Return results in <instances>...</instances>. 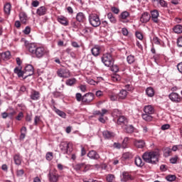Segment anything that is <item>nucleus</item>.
I'll list each match as a JSON object with an SVG mask.
<instances>
[{
	"instance_id": "f257e3e1",
	"label": "nucleus",
	"mask_w": 182,
	"mask_h": 182,
	"mask_svg": "<svg viewBox=\"0 0 182 182\" xmlns=\"http://www.w3.org/2000/svg\"><path fill=\"white\" fill-rule=\"evenodd\" d=\"M24 45L29 53L37 59H42V58L49 55L48 50L43 46H38L35 43H29L28 41H25Z\"/></svg>"
},
{
	"instance_id": "f03ea898",
	"label": "nucleus",
	"mask_w": 182,
	"mask_h": 182,
	"mask_svg": "<svg viewBox=\"0 0 182 182\" xmlns=\"http://www.w3.org/2000/svg\"><path fill=\"white\" fill-rule=\"evenodd\" d=\"M142 159L145 163L149 164H157L160 159V151L158 150L146 151L142 154Z\"/></svg>"
},
{
	"instance_id": "7ed1b4c3",
	"label": "nucleus",
	"mask_w": 182,
	"mask_h": 182,
	"mask_svg": "<svg viewBox=\"0 0 182 182\" xmlns=\"http://www.w3.org/2000/svg\"><path fill=\"white\" fill-rule=\"evenodd\" d=\"M88 21L90 24L94 28H97L100 26L102 22L100 21V17L96 14H91L88 16Z\"/></svg>"
},
{
	"instance_id": "20e7f679",
	"label": "nucleus",
	"mask_w": 182,
	"mask_h": 182,
	"mask_svg": "<svg viewBox=\"0 0 182 182\" xmlns=\"http://www.w3.org/2000/svg\"><path fill=\"white\" fill-rule=\"evenodd\" d=\"M102 62L104 63L105 66L107 68H110V66H113L114 60L113 57H112V54L105 53L102 57Z\"/></svg>"
},
{
	"instance_id": "39448f33",
	"label": "nucleus",
	"mask_w": 182,
	"mask_h": 182,
	"mask_svg": "<svg viewBox=\"0 0 182 182\" xmlns=\"http://www.w3.org/2000/svg\"><path fill=\"white\" fill-rule=\"evenodd\" d=\"M95 100V94L93 92H87L82 96L83 105H90Z\"/></svg>"
},
{
	"instance_id": "423d86ee",
	"label": "nucleus",
	"mask_w": 182,
	"mask_h": 182,
	"mask_svg": "<svg viewBox=\"0 0 182 182\" xmlns=\"http://www.w3.org/2000/svg\"><path fill=\"white\" fill-rule=\"evenodd\" d=\"M57 75L59 77L68 79V77H70V71L66 68H60L57 71Z\"/></svg>"
},
{
	"instance_id": "0eeeda50",
	"label": "nucleus",
	"mask_w": 182,
	"mask_h": 182,
	"mask_svg": "<svg viewBox=\"0 0 182 182\" xmlns=\"http://www.w3.org/2000/svg\"><path fill=\"white\" fill-rule=\"evenodd\" d=\"M168 97L173 103H181V97L177 92H171L168 95Z\"/></svg>"
},
{
	"instance_id": "6e6552de",
	"label": "nucleus",
	"mask_w": 182,
	"mask_h": 182,
	"mask_svg": "<svg viewBox=\"0 0 182 182\" xmlns=\"http://www.w3.org/2000/svg\"><path fill=\"white\" fill-rule=\"evenodd\" d=\"M121 181L122 182H127L130 181V180H133L132 176L127 171H123L120 176Z\"/></svg>"
},
{
	"instance_id": "1a4fd4ad",
	"label": "nucleus",
	"mask_w": 182,
	"mask_h": 182,
	"mask_svg": "<svg viewBox=\"0 0 182 182\" xmlns=\"http://www.w3.org/2000/svg\"><path fill=\"white\" fill-rule=\"evenodd\" d=\"M48 177L50 182H58L59 181L60 176L55 172H50Z\"/></svg>"
},
{
	"instance_id": "9d476101",
	"label": "nucleus",
	"mask_w": 182,
	"mask_h": 182,
	"mask_svg": "<svg viewBox=\"0 0 182 182\" xmlns=\"http://www.w3.org/2000/svg\"><path fill=\"white\" fill-rule=\"evenodd\" d=\"M60 150H61L63 154H68L69 151L70 152V151L69 150V143L62 142L60 144Z\"/></svg>"
},
{
	"instance_id": "9b49d317",
	"label": "nucleus",
	"mask_w": 182,
	"mask_h": 182,
	"mask_svg": "<svg viewBox=\"0 0 182 182\" xmlns=\"http://www.w3.org/2000/svg\"><path fill=\"white\" fill-rule=\"evenodd\" d=\"M24 73L26 75L24 77V79H26L29 76H32L33 75V66L32 65H28L25 67Z\"/></svg>"
},
{
	"instance_id": "f8f14e48",
	"label": "nucleus",
	"mask_w": 182,
	"mask_h": 182,
	"mask_svg": "<svg viewBox=\"0 0 182 182\" xmlns=\"http://www.w3.org/2000/svg\"><path fill=\"white\" fill-rule=\"evenodd\" d=\"M151 18V16H150V14L148 12H144L140 17V22H141V23H147V22L150 21Z\"/></svg>"
},
{
	"instance_id": "ddd939ff",
	"label": "nucleus",
	"mask_w": 182,
	"mask_h": 182,
	"mask_svg": "<svg viewBox=\"0 0 182 182\" xmlns=\"http://www.w3.org/2000/svg\"><path fill=\"white\" fill-rule=\"evenodd\" d=\"M87 157L91 160H99L100 159V156L95 150L90 151L87 154Z\"/></svg>"
},
{
	"instance_id": "4468645a",
	"label": "nucleus",
	"mask_w": 182,
	"mask_h": 182,
	"mask_svg": "<svg viewBox=\"0 0 182 182\" xmlns=\"http://www.w3.org/2000/svg\"><path fill=\"white\" fill-rule=\"evenodd\" d=\"M30 99H31V100H39V99H41V93L39 91L32 90L30 95Z\"/></svg>"
},
{
	"instance_id": "2eb2a0df",
	"label": "nucleus",
	"mask_w": 182,
	"mask_h": 182,
	"mask_svg": "<svg viewBox=\"0 0 182 182\" xmlns=\"http://www.w3.org/2000/svg\"><path fill=\"white\" fill-rule=\"evenodd\" d=\"M151 18L155 23H159V11L158 10H154L151 11Z\"/></svg>"
},
{
	"instance_id": "dca6fc26",
	"label": "nucleus",
	"mask_w": 182,
	"mask_h": 182,
	"mask_svg": "<svg viewBox=\"0 0 182 182\" xmlns=\"http://www.w3.org/2000/svg\"><path fill=\"white\" fill-rule=\"evenodd\" d=\"M144 112L147 114H154V107H153V105H145L144 107Z\"/></svg>"
},
{
	"instance_id": "f3484780",
	"label": "nucleus",
	"mask_w": 182,
	"mask_h": 182,
	"mask_svg": "<svg viewBox=\"0 0 182 182\" xmlns=\"http://www.w3.org/2000/svg\"><path fill=\"white\" fill-rule=\"evenodd\" d=\"M57 20L58 22L61 25H63V26H68L69 25V21H68V18L65 16H60L58 17Z\"/></svg>"
},
{
	"instance_id": "a211bd4d",
	"label": "nucleus",
	"mask_w": 182,
	"mask_h": 182,
	"mask_svg": "<svg viewBox=\"0 0 182 182\" xmlns=\"http://www.w3.org/2000/svg\"><path fill=\"white\" fill-rule=\"evenodd\" d=\"M123 129L125 133H127L128 134H132V133L134 132V127H133V125H127V124H126L123 127Z\"/></svg>"
},
{
	"instance_id": "6ab92c4d",
	"label": "nucleus",
	"mask_w": 182,
	"mask_h": 182,
	"mask_svg": "<svg viewBox=\"0 0 182 182\" xmlns=\"http://www.w3.org/2000/svg\"><path fill=\"white\" fill-rule=\"evenodd\" d=\"M47 11L48 9H46V7L42 6L37 9L36 14L38 16H43V15H46Z\"/></svg>"
},
{
	"instance_id": "aec40b11",
	"label": "nucleus",
	"mask_w": 182,
	"mask_h": 182,
	"mask_svg": "<svg viewBox=\"0 0 182 182\" xmlns=\"http://www.w3.org/2000/svg\"><path fill=\"white\" fill-rule=\"evenodd\" d=\"M134 144V146L138 149H143V147H144V146L146 145V142H144L143 139H135Z\"/></svg>"
},
{
	"instance_id": "412c9836",
	"label": "nucleus",
	"mask_w": 182,
	"mask_h": 182,
	"mask_svg": "<svg viewBox=\"0 0 182 182\" xmlns=\"http://www.w3.org/2000/svg\"><path fill=\"white\" fill-rule=\"evenodd\" d=\"M76 21H77V22L83 23L86 21V16H85V14L82 12H79L76 15Z\"/></svg>"
},
{
	"instance_id": "4be33fe9",
	"label": "nucleus",
	"mask_w": 182,
	"mask_h": 182,
	"mask_svg": "<svg viewBox=\"0 0 182 182\" xmlns=\"http://www.w3.org/2000/svg\"><path fill=\"white\" fill-rule=\"evenodd\" d=\"M127 123H129V119L123 115L119 117L117 119V124H124L126 126Z\"/></svg>"
},
{
	"instance_id": "5701e85b",
	"label": "nucleus",
	"mask_w": 182,
	"mask_h": 182,
	"mask_svg": "<svg viewBox=\"0 0 182 182\" xmlns=\"http://www.w3.org/2000/svg\"><path fill=\"white\" fill-rule=\"evenodd\" d=\"M127 97V91L126 90H121L118 94V100H124Z\"/></svg>"
},
{
	"instance_id": "b1692460",
	"label": "nucleus",
	"mask_w": 182,
	"mask_h": 182,
	"mask_svg": "<svg viewBox=\"0 0 182 182\" xmlns=\"http://www.w3.org/2000/svg\"><path fill=\"white\" fill-rule=\"evenodd\" d=\"M102 136L104 138L107 139H113V137H114V132H112L108 130H106L102 132Z\"/></svg>"
},
{
	"instance_id": "393cba45",
	"label": "nucleus",
	"mask_w": 182,
	"mask_h": 182,
	"mask_svg": "<svg viewBox=\"0 0 182 182\" xmlns=\"http://www.w3.org/2000/svg\"><path fill=\"white\" fill-rule=\"evenodd\" d=\"M19 19L21 23L26 24V22H28V15L23 11L21 12L19 14Z\"/></svg>"
},
{
	"instance_id": "a878e982",
	"label": "nucleus",
	"mask_w": 182,
	"mask_h": 182,
	"mask_svg": "<svg viewBox=\"0 0 182 182\" xmlns=\"http://www.w3.org/2000/svg\"><path fill=\"white\" fill-rule=\"evenodd\" d=\"M14 163L16 166H21L22 163V157H21V154H16L14 156Z\"/></svg>"
},
{
	"instance_id": "bb28decb",
	"label": "nucleus",
	"mask_w": 182,
	"mask_h": 182,
	"mask_svg": "<svg viewBox=\"0 0 182 182\" xmlns=\"http://www.w3.org/2000/svg\"><path fill=\"white\" fill-rule=\"evenodd\" d=\"M91 52L93 56H99L100 55V46H95L91 49Z\"/></svg>"
},
{
	"instance_id": "cd10ccee",
	"label": "nucleus",
	"mask_w": 182,
	"mask_h": 182,
	"mask_svg": "<svg viewBox=\"0 0 182 182\" xmlns=\"http://www.w3.org/2000/svg\"><path fill=\"white\" fill-rule=\"evenodd\" d=\"M134 163L137 167H143L144 166V162L140 156L135 157Z\"/></svg>"
},
{
	"instance_id": "c85d7f7f",
	"label": "nucleus",
	"mask_w": 182,
	"mask_h": 182,
	"mask_svg": "<svg viewBox=\"0 0 182 182\" xmlns=\"http://www.w3.org/2000/svg\"><path fill=\"white\" fill-rule=\"evenodd\" d=\"M107 19H109V22H111V23H116L117 22V19H116V17L111 12L107 14Z\"/></svg>"
},
{
	"instance_id": "c756f323",
	"label": "nucleus",
	"mask_w": 182,
	"mask_h": 182,
	"mask_svg": "<svg viewBox=\"0 0 182 182\" xmlns=\"http://www.w3.org/2000/svg\"><path fill=\"white\" fill-rule=\"evenodd\" d=\"M146 95L148 97H153L154 96V89L151 87H147L146 89Z\"/></svg>"
},
{
	"instance_id": "7c9ffc66",
	"label": "nucleus",
	"mask_w": 182,
	"mask_h": 182,
	"mask_svg": "<svg viewBox=\"0 0 182 182\" xmlns=\"http://www.w3.org/2000/svg\"><path fill=\"white\" fill-rule=\"evenodd\" d=\"M141 117L145 122H151L153 120V117L151 114H146L144 112V114H142Z\"/></svg>"
},
{
	"instance_id": "2f4dec72",
	"label": "nucleus",
	"mask_w": 182,
	"mask_h": 182,
	"mask_svg": "<svg viewBox=\"0 0 182 182\" xmlns=\"http://www.w3.org/2000/svg\"><path fill=\"white\" fill-rule=\"evenodd\" d=\"M1 58L3 60H9V59H11V52L6 51L1 53Z\"/></svg>"
},
{
	"instance_id": "473e14b6",
	"label": "nucleus",
	"mask_w": 182,
	"mask_h": 182,
	"mask_svg": "<svg viewBox=\"0 0 182 182\" xmlns=\"http://www.w3.org/2000/svg\"><path fill=\"white\" fill-rule=\"evenodd\" d=\"M107 113H109V111L106 109H102V112L97 110L94 112V114H95L96 116H100V117L101 116H105V114H107Z\"/></svg>"
},
{
	"instance_id": "72a5a7b5",
	"label": "nucleus",
	"mask_w": 182,
	"mask_h": 182,
	"mask_svg": "<svg viewBox=\"0 0 182 182\" xmlns=\"http://www.w3.org/2000/svg\"><path fill=\"white\" fill-rule=\"evenodd\" d=\"M54 112H56V114L60 116V117H63V119L66 118V113L63 111H60L59 109H57L56 107H54Z\"/></svg>"
},
{
	"instance_id": "f704fd0d",
	"label": "nucleus",
	"mask_w": 182,
	"mask_h": 182,
	"mask_svg": "<svg viewBox=\"0 0 182 182\" xmlns=\"http://www.w3.org/2000/svg\"><path fill=\"white\" fill-rule=\"evenodd\" d=\"M76 84V78H70L65 81V85L67 86H73Z\"/></svg>"
},
{
	"instance_id": "c9c22d12",
	"label": "nucleus",
	"mask_w": 182,
	"mask_h": 182,
	"mask_svg": "<svg viewBox=\"0 0 182 182\" xmlns=\"http://www.w3.org/2000/svg\"><path fill=\"white\" fill-rule=\"evenodd\" d=\"M14 73L18 75V77H23V71L19 69L18 67L14 68Z\"/></svg>"
},
{
	"instance_id": "e433bc0d",
	"label": "nucleus",
	"mask_w": 182,
	"mask_h": 182,
	"mask_svg": "<svg viewBox=\"0 0 182 182\" xmlns=\"http://www.w3.org/2000/svg\"><path fill=\"white\" fill-rule=\"evenodd\" d=\"M173 31L175 33H182V26L180 24L175 26Z\"/></svg>"
},
{
	"instance_id": "4c0bfd02",
	"label": "nucleus",
	"mask_w": 182,
	"mask_h": 182,
	"mask_svg": "<svg viewBox=\"0 0 182 182\" xmlns=\"http://www.w3.org/2000/svg\"><path fill=\"white\" fill-rule=\"evenodd\" d=\"M11 4L7 3L4 5V12L6 14V15H9L11 14Z\"/></svg>"
},
{
	"instance_id": "58836bf2",
	"label": "nucleus",
	"mask_w": 182,
	"mask_h": 182,
	"mask_svg": "<svg viewBox=\"0 0 182 182\" xmlns=\"http://www.w3.org/2000/svg\"><path fill=\"white\" fill-rule=\"evenodd\" d=\"M156 2H158V4H159V5L162 7V8H167L168 6V4H167V1H164V0H154Z\"/></svg>"
},
{
	"instance_id": "ea45409f",
	"label": "nucleus",
	"mask_w": 182,
	"mask_h": 182,
	"mask_svg": "<svg viewBox=\"0 0 182 182\" xmlns=\"http://www.w3.org/2000/svg\"><path fill=\"white\" fill-rule=\"evenodd\" d=\"M112 114L114 117H119L122 116V111H120L117 109H115L113 110Z\"/></svg>"
},
{
	"instance_id": "a19ab883",
	"label": "nucleus",
	"mask_w": 182,
	"mask_h": 182,
	"mask_svg": "<svg viewBox=\"0 0 182 182\" xmlns=\"http://www.w3.org/2000/svg\"><path fill=\"white\" fill-rule=\"evenodd\" d=\"M171 154V149H170V147H166V148L164 149V156L165 157H168Z\"/></svg>"
},
{
	"instance_id": "79ce46f5",
	"label": "nucleus",
	"mask_w": 182,
	"mask_h": 182,
	"mask_svg": "<svg viewBox=\"0 0 182 182\" xmlns=\"http://www.w3.org/2000/svg\"><path fill=\"white\" fill-rule=\"evenodd\" d=\"M129 16H130V14H129L128 11H123L120 14V18L121 19H127V18H129Z\"/></svg>"
},
{
	"instance_id": "37998d69",
	"label": "nucleus",
	"mask_w": 182,
	"mask_h": 182,
	"mask_svg": "<svg viewBox=\"0 0 182 182\" xmlns=\"http://www.w3.org/2000/svg\"><path fill=\"white\" fill-rule=\"evenodd\" d=\"M127 60L129 65H132V63H134V55H128L127 58Z\"/></svg>"
},
{
	"instance_id": "c03bdc74",
	"label": "nucleus",
	"mask_w": 182,
	"mask_h": 182,
	"mask_svg": "<svg viewBox=\"0 0 182 182\" xmlns=\"http://www.w3.org/2000/svg\"><path fill=\"white\" fill-rule=\"evenodd\" d=\"M46 159L48 161H50L53 159V153L52 152H48L46 155Z\"/></svg>"
},
{
	"instance_id": "a18cd8bd",
	"label": "nucleus",
	"mask_w": 182,
	"mask_h": 182,
	"mask_svg": "<svg viewBox=\"0 0 182 182\" xmlns=\"http://www.w3.org/2000/svg\"><path fill=\"white\" fill-rule=\"evenodd\" d=\"M129 138L126 136L124 138V140L122 141V149H126L127 146V142L129 141Z\"/></svg>"
},
{
	"instance_id": "49530a36",
	"label": "nucleus",
	"mask_w": 182,
	"mask_h": 182,
	"mask_svg": "<svg viewBox=\"0 0 182 182\" xmlns=\"http://www.w3.org/2000/svg\"><path fill=\"white\" fill-rule=\"evenodd\" d=\"M166 180H167V181L173 182L174 180H176V176L168 175L166 177Z\"/></svg>"
},
{
	"instance_id": "de8ad7c7",
	"label": "nucleus",
	"mask_w": 182,
	"mask_h": 182,
	"mask_svg": "<svg viewBox=\"0 0 182 182\" xmlns=\"http://www.w3.org/2000/svg\"><path fill=\"white\" fill-rule=\"evenodd\" d=\"M109 68H111L112 72H114V73H117V72L119 71V66H117V65L112 64V65H111Z\"/></svg>"
},
{
	"instance_id": "09e8293b",
	"label": "nucleus",
	"mask_w": 182,
	"mask_h": 182,
	"mask_svg": "<svg viewBox=\"0 0 182 182\" xmlns=\"http://www.w3.org/2000/svg\"><path fill=\"white\" fill-rule=\"evenodd\" d=\"M177 160H178V156H175L170 159V163L171 164H177Z\"/></svg>"
},
{
	"instance_id": "8fccbe9b",
	"label": "nucleus",
	"mask_w": 182,
	"mask_h": 182,
	"mask_svg": "<svg viewBox=\"0 0 182 182\" xmlns=\"http://www.w3.org/2000/svg\"><path fill=\"white\" fill-rule=\"evenodd\" d=\"M75 98H76L77 102H82L83 96H82V94L77 92L75 95Z\"/></svg>"
},
{
	"instance_id": "3c124183",
	"label": "nucleus",
	"mask_w": 182,
	"mask_h": 182,
	"mask_svg": "<svg viewBox=\"0 0 182 182\" xmlns=\"http://www.w3.org/2000/svg\"><path fill=\"white\" fill-rule=\"evenodd\" d=\"M109 99L112 102H116V100L119 99V95L117 96L116 94H112L111 95H109Z\"/></svg>"
},
{
	"instance_id": "603ef678",
	"label": "nucleus",
	"mask_w": 182,
	"mask_h": 182,
	"mask_svg": "<svg viewBox=\"0 0 182 182\" xmlns=\"http://www.w3.org/2000/svg\"><path fill=\"white\" fill-rule=\"evenodd\" d=\"M107 181L108 182H113V180H114V175L113 174H109L107 176Z\"/></svg>"
},
{
	"instance_id": "864d4df0",
	"label": "nucleus",
	"mask_w": 182,
	"mask_h": 182,
	"mask_svg": "<svg viewBox=\"0 0 182 182\" xmlns=\"http://www.w3.org/2000/svg\"><path fill=\"white\" fill-rule=\"evenodd\" d=\"M23 174H25V171H23V169H20L16 171L17 177H22Z\"/></svg>"
},
{
	"instance_id": "5fc2aeb1",
	"label": "nucleus",
	"mask_w": 182,
	"mask_h": 182,
	"mask_svg": "<svg viewBox=\"0 0 182 182\" xmlns=\"http://www.w3.org/2000/svg\"><path fill=\"white\" fill-rule=\"evenodd\" d=\"M82 167H85V164H78L75 166L74 168L77 171H79V170H80Z\"/></svg>"
},
{
	"instance_id": "6e6d98bb",
	"label": "nucleus",
	"mask_w": 182,
	"mask_h": 182,
	"mask_svg": "<svg viewBox=\"0 0 182 182\" xmlns=\"http://www.w3.org/2000/svg\"><path fill=\"white\" fill-rule=\"evenodd\" d=\"M111 11L112 12H113V14H115L116 15H117L120 12V10L119 9V8L115 6L112 7Z\"/></svg>"
},
{
	"instance_id": "4d7b16f0",
	"label": "nucleus",
	"mask_w": 182,
	"mask_h": 182,
	"mask_svg": "<svg viewBox=\"0 0 182 182\" xmlns=\"http://www.w3.org/2000/svg\"><path fill=\"white\" fill-rule=\"evenodd\" d=\"M135 35L139 41H143V34L140 31H136Z\"/></svg>"
},
{
	"instance_id": "13d9d810",
	"label": "nucleus",
	"mask_w": 182,
	"mask_h": 182,
	"mask_svg": "<svg viewBox=\"0 0 182 182\" xmlns=\"http://www.w3.org/2000/svg\"><path fill=\"white\" fill-rule=\"evenodd\" d=\"M23 32L24 35H29L31 33V27L26 26Z\"/></svg>"
},
{
	"instance_id": "bf43d9fd",
	"label": "nucleus",
	"mask_w": 182,
	"mask_h": 182,
	"mask_svg": "<svg viewBox=\"0 0 182 182\" xmlns=\"http://www.w3.org/2000/svg\"><path fill=\"white\" fill-rule=\"evenodd\" d=\"M23 118V112H20L16 116V120L21 121Z\"/></svg>"
},
{
	"instance_id": "052dcab7",
	"label": "nucleus",
	"mask_w": 182,
	"mask_h": 182,
	"mask_svg": "<svg viewBox=\"0 0 182 182\" xmlns=\"http://www.w3.org/2000/svg\"><path fill=\"white\" fill-rule=\"evenodd\" d=\"M122 33L124 35V36H127L129 35V30L126 28H122Z\"/></svg>"
},
{
	"instance_id": "680f3d73",
	"label": "nucleus",
	"mask_w": 182,
	"mask_h": 182,
	"mask_svg": "<svg viewBox=\"0 0 182 182\" xmlns=\"http://www.w3.org/2000/svg\"><path fill=\"white\" fill-rule=\"evenodd\" d=\"M87 82L89 85H97V82L96 81H95V80H93V79H88V80H87Z\"/></svg>"
},
{
	"instance_id": "e2e57ef3",
	"label": "nucleus",
	"mask_w": 182,
	"mask_h": 182,
	"mask_svg": "<svg viewBox=\"0 0 182 182\" xmlns=\"http://www.w3.org/2000/svg\"><path fill=\"white\" fill-rule=\"evenodd\" d=\"M79 88H80V90H81V92H82L83 93H85V92H87V90L86 85H80Z\"/></svg>"
},
{
	"instance_id": "0e129e2a",
	"label": "nucleus",
	"mask_w": 182,
	"mask_h": 182,
	"mask_svg": "<svg viewBox=\"0 0 182 182\" xmlns=\"http://www.w3.org/2000/svg\"><path fill=\"white\" fill-rule=\"evenodd\" d=\"M26 121H27L28 123H31L32 122V115L27 114L26 116Z\"/></svg>"
},
{
	"instance_id": "69168bd1",
	"label": "nucleus",
	"mask_w": 182,
	"mask_h": 182,
	"mask_svg": "<svg viewBox=\"0 0 182 182\" xmlns=\"http://www.w3.org/2000/svg\"><path fill=\"white\" fill-rule=\"evenodd\" d=\"M177 45L179 48H182V36H181L178 38Z\"/></svg>"
},
{
	"instance_id": "338daca9",
	"label": "nucleus",
	"mask_w": 182,
	"mask_h": 182,
	"mask_svg": "<svg viewBox=\"0 0 182 182\" xmlns=\"http://www.w3.org/2000/svg\"><path fill=\"white\" fill-rule=\"evenodd\" d=\"M153 42L155 45H160V40L157 37H154Z\"/></svg>"
},
{
	"instance_id": "774afa93",
	"label": "nucleus",
	"mask_w": 182,
	"mask_h": 182,
	"mask_svg": "<svg viewBox=\"0 0 182 182\" xmlns=\"http://www.w3.org/2000/svg\"><path fill=\"white\" fill-rule=\"evenodd\" d=\"M177 69H178V72H180V73L182 74V62H181V63H179L177 65Z\"/></svg>"
}]
</instances>
